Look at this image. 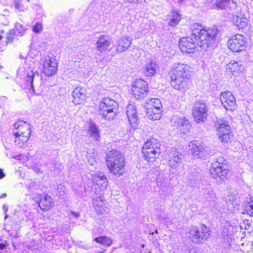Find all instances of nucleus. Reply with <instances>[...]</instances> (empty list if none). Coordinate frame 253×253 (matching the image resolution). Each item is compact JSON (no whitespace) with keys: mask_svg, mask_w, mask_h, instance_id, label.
<instances>
[{"mask_svg":"<svg viewBox=\"0 0 253 253\" xmlns=\"http://www.w3.org/2000/svg\"><path fill=\"white\" fill-rule=\"evenodd\" d=\"M186 0H178L177 2L179 4H182L185 3L186 2Z\"/></svg>","mask_w":253,"mask_h":253,"instance_id":"5fc2aeb1","label":"nucleus"},{"mask_svg":"<svg viewBox=\"0 0 253 253\" xmlns=\"http://www.w3.org/2000/svg\"><path fill=\"white\" fill-rule=\"evenodd\" d=\"M152 108H156L159 107L160 109H161L162 104L160 99L158 98H152L149 100L148 106Z\"/></svg>","mask_w":253,"mask_h":253,"instance_id":"e433bc0d","label":"nucleus"},{"mask_svg":"<svg viewBox=\"0 0 253 253\" xmlns=\"http://www.w3.org/2000/svg\"><path fill=\"white\" fill-rule=\"evenodd\" d=\"M181 19V14L177 10H172L167 18L168 24L171 27L176 26Z\"/></svg>","mask_w":253,"mask_h":253,"instance_id":"a878e982","label":"nucleus"},{"mask_svg":"<svg viewBox=\"0 0 253 253\" xmlns=\"http://www.w3.org/2000/svg\"><path fill=\"white\" fill-rule=\"evenodd\" d=\"M104 107L103 108L106 109L111 108H116L117 106V103L114 101L109 98H106L103 99L99 104V109L102 108V107Z\"/></svg>","mask_w":253,"mask_h":253,"instance_id":"7c9ffc66","label":"nucleus"},{"mask_svg":"<svg viewBox=\"0 0 253 253\" xmlns=\"http://www.w3.org/2000/svg\"><path fill=\"white\" fill-rule=\"evenodd\" d=\"M103 108V106L102 108L99 109L98 113L99 115L101 116L105 120H113L116 115L117 107L108 109H106V107L105 108Z\"/></svg>","mask_w":253,"mask_h":253,"instance_id":"b1692460","label":"nucleus"},{"mask_svg":"<svg viewBox=\"0 0 253 253\" xmlns=\"http://www.w3.org/2000/svg\"><path fill=\"white\" fill-rule=\"evenodd\" d=\"M248 20L246 17L234 16L233 22L239 29H243L247 26Z\"/></svg>","mask_w":253,"mask_h":253,"instance_id":"c85d7f7f","label":"nucleus"},{"mask_svg":"<svg viewBox=\"0 0 253 253\" xmlns=\"http://www.w3.org/2000/svg\"><path fill=\"white\" fill-rule=\"evenodd\" d=\"M171 122L172 125L182 133H188L191 128V125L189 120L183 117L179 118L177 116H174L171 119Z\"/></svg>","mask_w":253,"mask_h":253,"instance_id":"ddd939ff","label":"nucleus"},{"mask_svg":"<svg viewBox=\"0 0 253 253\" xmlns=\"http://www.w3.org/2000/svg\"><path fill=\"white\" fill-rule=\"evenodd\" d=\"M0 174H4L3 172V169H0Z\"/></svg>","mask_w":253,"mask_h":253,"instance_id":"4d7b16f0","label":"nucleus"},{"mask_svg":"<svg viewBox=\"0 0 253 253\" xmlns=\"http://www.w3.org/2000/svg\"><path fill=\"white\" fill-rule=\"evenodd\" d=\"M57 190V194L60 197H63L66 194L67 190L66 188L62 185H58Z\"/></svg>","mask_w":253,"mask_h":253,"instance_id":"79ce46f5","label":"nucleus"},{"mask_svg":"<svg viewBox=\"0 0 253 253\" xmlns=\"http://www.w3.org/2000/svg\"><path fill=\"white\" fill-rule=\"evenodd\" d=\"M2 39V36L0 35V40H1Z\"/></svg>","mask_w":253,"mask_h":253,"instance_id":"bf43d9fd","label":"nucleus"},{"mask_svg":"<svg viewBox=\"0 0 253 253\" xmlns=\"http://www.w3.org/2000/svg\"><path fill=\"white\" fill-rule=\"evenodd\" d=\"M220 100L224 108L230 111H233L236 109V102L234 96L230 91L221 93Z\"/></svg>","mask_w":253,"mask_h":253,"instance_id":"f8f14e48","label":"nucleus"},{"mask_svg":"<svg viewBox=\"0 0 253 253\" xmlns=\"http://www.w3.org/2000/svg\"><path fill=\"white\" fill-rule=\"evenodd\" d=\"M238 0H217L216 6L220 9L235 10L237 7Z\"/></svg>","mask_w":253,"mask_h":253,"instance_id":"5701e85b","label":"nucleus"},{"mask_svg":"<svg viewBox=\"0 0 253 253\" xmlns=\"http://www.w3.org/2000/svg\"><path fill=\"white\" fill-rule=\"evenodd\" d=\"M126 114L131 126L136 127L138 121L136 106L134 104H129L126 107Z\"/></svg>","mask_w":253,"mask_h":253,"instance_id":"6ab92c4d","label":"nucleus"},{"mask_svg":"<svg viewBox=\"0 0 253 253\" xmlns=\"http://www.w3.org/2000/svg\"><path fill=\"white\" fill-rule=\"evenodd\" d=\"M57 69V63L55 59L48 58L43 63V73L46 76L50 77L55 74Z\"/></svg>","mask_w":253,"mask_h":253,"instance_id":"a211bd4d","label":"nucleus"},{"mask_svg":"<svg viewBox=\"0 0 253 253\" xmlns=\"http://www.w3.org/2000/svg\"><path fill=\"white\" fill-rule=\"evenodd\" d=\"M212 1V0H208V2H211Z\"/></svg>","mask_w":253,"mask_h":253,"instance_id":"052dcab7","label":"nucleus"},{"mask_svg":"<svg viewBox=\"0 0 253 253\" xmlns=\"http://www.w3.org/2000/svg\"><path fill=\"white\" fill-rule=\"evenodd\" d=\"M246 212L251 216H253V197L251 198L249 202L245 204L244 206Z\"/></svg>","mask_w":253,"mask_h":253,"instance_id":"f704fd0d","label":"nucleus"},{"mask_svg":"<svg viewBox=\"0 0 253 253\" xmlns=\"http://www.w3.org/2000/svg\"><path fill=\"white\" fill-rule=\"evenodd\" d=\"M71 213L75 217H79L80 215L79 213L76 211H71Z\"/></svg>","mask_w":253,"mask_h":253,"instance_id":"603ef678","label":"nucleus"},{"mask_svg":"<svg viewBox=\"0 0 253 253\" xmlns=\"http://www.w3.org/2000/svg\"><path fill=\"white\" fill-rule=\"evenodd\" d=\"M97 154L95 153L94 149H91L87 152L86 157L88 162L91 166L94 165L96 163Z\"/></svg>","mask_w":253,"mask_h":253,"instance_id":"72a5a7b5","label":"nucleus"},{"mask_svg":"<svg viewBox=\"0 0 253 253\" xmlns=\"http://www.w3.org/2000/svg\"><path fill=\"white\" fill-rule=\"evenodd\" d=\"M112 40L109 35H102L97 38L96 50L100 53L107 50L111 45Z\"/></svg>","mask_w":253,"mask_h":253,"instance_id":"dca6fc26","label":"nucleus"},{"mask_svg":"<svg viewBox=\"0 0 253 253\" xmlns=\"http://www.w3.org/2000/svg\"><path fill=\"white\" fill-rule=\"evenodd\" d=\"M3 210L5 211V212H7V211H8V207L7 206L5 205H4L3 206Z\"/></svg>","mask_w":253,"mask_h":253,"instance_id":"864d4df0","label":"nucleus"},{"mask_svg":"<svg viewBox=\"0 0 253 253\" xmlns=\"http://www.w3.org/2000/svg\"><path fill=\"white\" fill-rule=\"evenodd\" d=\"M224 161L223 158H219L212 163L209 169L210 174H227L229 170L227 169V166L223 163Z\"/></svg>","mask_w":253,"mask_h":253,"instance_id":"2eb2a0df","label":"nucleus"},{"mask_svg":"<svg viewBox=\"0 0 253 253\" xmlns=\"http://www.w3.org/2000/svg\"><path fill=\"white\" fill-rule=\"evenodd\" d=\"M147 83L142 79L136 80L132 87V95L136 99L143 98L148 93Z\"/></svg>","mask_w":253,"mask_h":253,"instance_id":"9d476101","label":"nucleus"},{"mask_svg":"<svg viewBox=\"0 0 253 253\" xmlns=\"http://www.w3.org/2000/svg\"><path fill=\"white\" fill-rule=\"evenodd\" d=\"M87 133L93 140L99 141L100 139V133L98 127L92 122L89 124Z\"/></svg>","mask_w":253,"mask_h":253,"instance_id":"cd10ccee","label":"nucleus"},{"mask_svg":"<svg viewBox=\"0 0 253 253\" xmlns=\"http://www.w3.org/2000/svg\"><path fill=\"white\" fill-rule=\"evenodd\" d=\"M170 84L175 89H181L187 85L189 80V67L183 63H177L172 69Z\"/></svg>","mask_w":253,"mask_h":253,"instance_id":"f03ea898","label":"nucleus"},{"mask_svg":"<svg viewBox=\"0 0 253 253\" xmlns=\"http://www.w3.org/2000/svg\"><path fill=\"white\" fill-rule=\"evenodd\" d=\"M104 198L101 195L99 196H96V197L93 199V205L98 207H102L104 204Z\"/></svg>","mask_w":253,"mask_h":253,"instance_id":"ea45409f","label":"nucleus"},{"mask_svg":"<svg viewBox=\"0 0 253 253\" xmlns=\"http://www.w3.org/2000/svg\"><path fill=\"white\" fill-rule=\"evenodd\" d=\"M6 247V242L5 241H2L0 243V250H3Z\"/></svg>","mask_w":253,"mask_h":253,"instance_id":"09e8293b","label":"nucleus"},{"mask_svg":"<svg viewBox=\"0 0 253 253\" xmlns=\"http://www.w3.org/2000/svg\"><path fill=\"white\" fill-rule=\"evenodd\" d=\"M14 7L17 10H22V5L19 0H14Z\"/></svg>","mask_w":253,"mask_h":253,"instance_id":"49530a36","label":"nucleus"},{"mask_svg":"<svg viewBox=\"0 0 253 253\" xmlns=\"http://www.w3.org/2000/svg\"><path fill=\"white\" fill-rule=\"evenodd\" d=\"M106 164L113 174H122V172H119L125 166V158L120 152L111 150L107 155Z\"/></svg>","mask_w":253,"mask_h":253,"instance_id":"20e7f679","label":"nucleus"},{"mask_svg":"<svg viewBox=\"0 0 253 253\" xmlns=\"http://www.w3.org/2000/svg\"><path fill=\"white\" fill-rule=\"evenodd\" d=\"M188 237L194 243H203L210 237L211 232L210 228L202 225L200 228L196 226L190 227L188 229Z\"/></svg>","mask_w":253,"mask_h":253,"instance_id":"39448f33","label":"nucleus"},{"mask_svg":"<svg viewBox=\"0 0 253 253\" xmlns=\"http://www.w3.org/2000/svg\"><path fill=\"white\" fill-rule=\"evenodd\" d=\"M37 77L38 78L39 77V75L37 72L35 73L32 71H30L27 72V75L25 78L26 82H27V85L30 86L31 88L34 90L33 81L34 79Z\"/></svg>","mask_w":253,"mask_h":253,"instance_id":"2f4dec72","label":"nucleus"},{"mask_svg":"<svg viewBox=\"0 0 253 253\" xmlns=\"http://www.w3.org/2000/svg\"><path fill=\"white\" fill-rule=\"evenodd\" d=\"M227 45L233 52H241L246 47V38L242 35L236 34L228 40Z\"/></svg>","mask_w":253,"mask_h":253,"instance_id":"1a4fd4ad","label":"nucleus"},{"mask_svg":"<svg viewBox=\"0 0 253 253\" xmlns=\"http://www.w3.org/2000/svg\"><path fill=\"white\" fill-rule=\"evenodd\" d=\"M1 33H3V30H1Z\"/></svg>","mask_w":253,"mask_h":253,"instance_id":"0e129e2a","label":"nucleus"},{"mask_svg":"<svg viewBox=\"0 0 253 253\" xmlns=\"http://www.w3.org/2000/svg\"><path fill=\"white\" fill-rule=\"evenodd\" d=\"M7 195L6 193H3L0 196V199H2L4 198H5L6 197Z\"/></svg>","mask_w":253,"mask_h":253,"instance_id":"6e6d98bb","label":"nucleus"},{"mask_svg":"<svg viewBox=\"0 0 253 253\" xmlns=\"http://www.w3.org/2000/svg\"><path fill=\"white\" fill-rule=\"evenodd\" d=\"M188 146L192 155L196 158L202 157L206 149L204 143L198 140H193L189 142Z\"/></svg>","mask_w":253,"mask_h":253,"instance_id":"4468645a","label":"nucleus"},{"mask_svg":"<svg viewBox=\"0 0 253 253\" xmlns=\"http://www.w3.org/2000/svg\"><path fill=\"white\" fill-rule=\"evenodd\" d=\"M244 66L242 61H235L231 60L226 65V70L230 72L232 75H235L237 74L241 73L244 71Z\"/></svg>","mask_w":253,"mask_h":253,"instance_id":"412c9836","label":"nucleus"},{"mask_svg":"<svg viewBox=\"0 0 253 253\" xmlns=\"http://www.w3.org/2000/svg\"><path fill=\"white\" fill-rule=\"evenodd\" d=\"M42 25L39 23H36L35 25L33 27V31L35 33H40L42 31Z\"/></svg>","mask_w":253,"mask_h":253,"instance_id":"37998d69","label":"nucleus"},{"mask_svg":"<svg viewBox=\"0 0 253 253\" xmlns=\"http://www.w3.org/2000/svg\"><path fill=\"white\" fill-rule=\"evenodd\" d=\"M244 223L246 225L245 226V228L246 229H249L251 226V223L249 222V221L248 220H246L244 221Z\"/></svg>","mask_w":253,"mask_h":253,"instance_id":"8fccbe9b","label":"nucleus"},{"mask_svg":"<svg viewBox=\"0 0 253 253\" xmlns=\"http://www.w3.org/2000/svg\"><path fill=\"white\" fill-rule=\"evenodd\" d=\"M14 32H16L17 36H22L25 32V29L20 23H16L15 24Z\"/></svg>","mask_w":253,"mask_h":253,"instance_id":"4c0bfd02","label":"nucleus"},{"mask_svg":"<svg viewBox=\"0 0 253 253\" xmlns=\"http://www.w3.org/2000/svg\"><path fill=\"white\" fill-rule=\"evenodd\" d=\"M125 2L130 4H138L145 2V0H123Z\"/></svg>","mask_w":253,"mask_h":253,"instance_id":"a18cd8bd","label":"nucleus"},{"mask_svg":"<svg viewBox=\"0 0 253 253\" xmlns=\"http://www.w3.org/2000/svg\"><path fill=\"white\" fill-rule=\"evenodd\" d=\"M17 36L16 32H14V30H11L7 33L6 36V43L12 42H13L15 36Z\"/></svg>","mask_w":253,"mask_h":253,"instance_id":"a19ab883","label":"nucleus"},{"mask_svg":"<svg viewBox=\"0 0 253 253\" xmlns=\"http://www.w3.org/2000/svg\"><path fill=\"white\" fill-rule=\"evenodd\" d=\"M157 68V65L156 62L152 60H148L143 68V72L147 76H154Z\"/></svg>","mask_w":253,"mask_h":253,"instance_id":"bb28decb","label":"nucleus"},{"mask_svg":"<svg viewBox=\"0 0 253 253\" xmlns=\"http://www.w3.org/2000/svg\"><path fill=\"white\" fill-rule=\"evenodd\" d=\"M94 240L96 243L107 247L111 246L113 243L112 240L106 236L96 237L94 238Z\"/></svg>","mask_w":253,"mask_h":253,"instance_id":"473e14b6","label":"nucleus"},{"mask_svg":"<svg viewBox=\"0 0 253 253\" xmlns=\"http://www.w3.org/2000/svg\"><path fill=\"white\" fill-rule=\"evenodd\" d=\"M236 198V194L233 191H229L227 195L224 197L225 201L227 203H232Z\"/></svg>","mask_w":253,"mask_h":253,"instance_id":"c9c22d12","label":"nucleus"},{"mask_svg":"<svg viewBox=\"0 0 253 253\" xmlns=\"http://www.w3.org/2000/svg\"><path fill=\"white\" fill-rule=\"evenodd\" d=\"M215 126L217 127V134L220 141L227 142L232 138L233 134L227 121L221 119L218 120Z\"/></svg>","mask_w":253,"mask_h":253,"instance_id":"0eeeda50","label":"nucleus"},{"mask_svg":"<svg viewBox=\"0 0 253 253\" xmlns=\"http://www.w3.org/2000/svg\"><path fill=\"white\" fill-rule=\"evenodd\" d=\"M141 27L144 30L150 31L155 27V22L153 20H149L145 23H143Z\"/></svg>","mask_w":253,"mask_h":253,"instance_id":"58836bf2","label":"nucleus"},{"mask_svg":"<svg viewBox=\"0 0 253 253\" xmlns=\"http://www.w3.org/2000/svg\"><path fill=\"white\" fill-rule=\"evenodd\" d=\"M169 166L171 168H176L181 161V155L175 149H172L169 154Z\"/></svg>","mask_w":253,"mask_h":253,"instance_id":"aec40b11","label":"nucleus"},{"mask_svg":"<svg viewBox=\"0 0 253 253\" xmlns=\"http://www.w3.org/2000/svg\"><path fill=\"white\" fill-rule=\"evenodd\" d=\"M146 112L147 117L151 120H158L161 117V109L159 107L152 108L147 106L146 107Z\"/></svg>","mask_w":253,"mask_h":253,"instance_id":"393cba45","label":"nucleus"},{"mask_svg":"<svg viewBox=\"0 0 253 253\" xmlns=\"http://www.w3.org/2000/svg\"><path fill=\"white\" fill-rule=\"evenodd\" d=\"M208 112V108L204 101H199L194 103L192 114L196 123L205 122L207 119Z\"/></svg>","mask_w":253,"mask_h":253,"instance_id":"6e6552de","label":"nucleus"},{"mask_svg":"<svg viewBox=\"0 0 253 253\" xmlns=\"http://www.w3.org/2000/svg\"><path fill=\"white\" fill-rule=\"evenodd\" d=\"M5 175H0V179L3 178Z\"/></svg>","mask_w":253,"mask_h":253,"instance_id":"13d9d810","label":"nucleus"},{"mask_svg":"<svg viewBox=\"0 0 253 253\" xmlns=\"http://www.w3.org/2000/svg\"><path fill=\"white\" fill-rule=\"evenodd\" d=\"M116 52H123L127 50L131 44V40L126 37H124L117 42Z\"/></svg>","mask_w":253,"mask_h":253,"instance_id":"4be33fe9","label":"nucleus"},{"mask_svg":"<svg viewBox=\"0 0 253 253\" xmlns=\"http://www.w3.org/2000/svg\"><path fill=\"white\" fill-rule=\"evenodd\" d=\"M37 248H34L32 249V250H37Z\"/></svg>","mask_w":253,"mask_h":253,"instance_id":"e2e57ef3","label":"nucleus"},{"mask_svg":"<svg viewBox=\"0 0 253 253\" xmlns=\"http://www.w3.org/2000/svg\"><path fill=\"white\" fill-rule=\"evenodd\" d=\"M13 127L17 130L13 132L15 138V143L22 148L25 145L30 137V125L27 122L19 120L13 125Z\"/></svg>","mask_w":253,"mask_h":253,"instance_id":"7ed1b4c3","label":"nucleus"},{"mask_svg":"<svg viewBox=\"0 0 253 253\" xmlns=\"http://www.w3.org/2000/svg\"><path fill=\"white\" fill-rule=\"evenodd\" d=\"M232 227L231 226H228L227 228H224L222 231L223 236L225 237L228 236L230 233H229V230Z\"/></svg>","mask_w":253,"mask_h":253,"instance_id":"de8ad7c7","label":"nucleus"},{"mask_svg":"<svg viewBox=\"0 0 253 253\" xmlns=\"http://www.w3.org/2000/svg\"><path fill=\"white\" fill-rule=\"evenodd\" d=\"M34 170L35 172L37 173H40L41 172L40 169L38 167H34Z\"/></svg>","mask_w":253,"mask_h":253,"instance_id":"3c124183","label":"nucleus"},{"mask_svg":"<svg viewBox=\"0 0 253 253\" xmlns=\"http://www.w3.org/2000/svg\"><path fill=\"white\" fill-rule=\"evenodd\" d=\"M159 143L157 139L150 138L144 144L142 153L145 159L148 162H153L160 153Z\"/></svg>","mask_w":253,"mask_h":253,"instance_id":"423d86ee","label":"nucleus"},{"mask_svg":"<svg viewBox=\"0 0 253 253\" xmlns=\"http://www.w3.org/2000/svg\"><path fill=\"white\" fill-rule=\"evenodd\" d=\"M212 178L215 179L218 183H220L224 181L225 178V175H212Z\"/></svg>","mask_w":253,"mask_h":253,"instance_id":"c03bdc74","label":"nucleus"},{"mask_svg":"<svg viewBox=\"0 0 253 253\" xmlns=\"http://www.w3.org/2000/svg\"><path fill=\"white\" fill-rule=\"evenodd\" d=\"M190 29L191 37L183 38L179 42V47L182 52L194 53L196 45L201 50H207L213 44L218 33L214 26L206 29L197 23L192 24Z\"/></svg>","mask_w":253,"mask_h":253,"instance_id":"f257e3e1","label":"nucleus"},{"mask_svg":"<svg viewBox=\"0 0 253 253\" xmlns=\"http://www.w3.org/2000/svg\"><path fill=\"white\" fill-rule=\"evenodd\" d=\"M33 200L43 211H49L54 206L53 199L48 195H37L33 197Z\"/></svg>","mask_w":253,"mask_h":253,"instance_id":"9b49d317","label":"nucleus"},{"mask_svg":"<svg viewBox=\"0 0 253 253\" xmlns=\"http://www.w3.org/2000/svg\"><path fill=\"white\" fill-rule=\"evenodd\" d=\"M73 103L75 105L82 104L84 103L86 98V89L82 86L76 87L72 93Z\"/></svg>","mask_w":253,"mask_h":253,"instance_id":"f3484780","label":"nucleus"},{"mask_svg":"<svg viewBox=\"0 0 253 253\" xmlns=\"http://www.w3.org/2000/svg\"><path fill=\"white\" fill-rule=\"evenodd\" d=\"M7 217H8V215L5 214V219H6Z\"/></svg>","mask_w":253,"mask_h":253,"instance_id":"680f3d73","label":"nucleus"},{"mask_svg":"<svg viewBox=\"0 0 253 253\" xmlns=\"http://www.w3.org/2000/svg\"><path fill=\"white\" fill-rule=\"evenodd\" d=\"M92 181L103 188H105L108 184V180L104 175H94L92 177Z\"/></svg>","mask_w":253,"mask_h":253,"instance_id":"c756f323","label":"nucleus"}]
</instances>
